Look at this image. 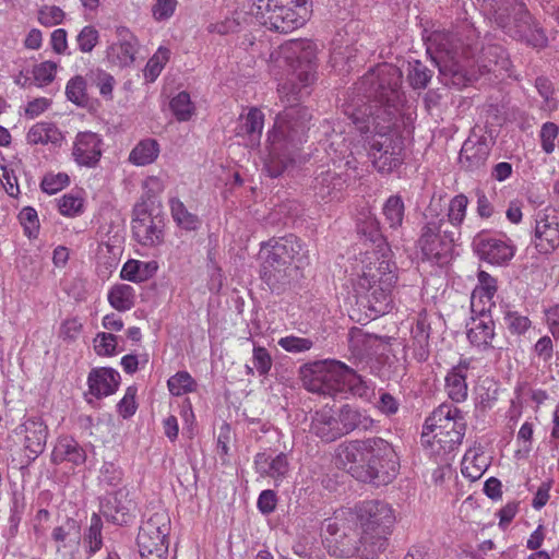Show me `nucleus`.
Wrapping results in <instances>:
<instances>
[{"mask_svg": "<svg viewBox=\"0 0 559 559\" xmlns=\"http://www.w3.org/2000/svg\"><path fill=\"white\" fill-rule=\"evenodd\" d=\"M317 45L305 38L290 39L270 55V70L275 76H286L278 93L285 109L277 115L269 133L270 153L265 170L270 177H278L294 160L311 116L300 106L302 91L314 81Z\"/></svg>", "mask_w": 559, "mask_h": 559, "instance_id": "nucleus-1", "label": "nucleus"}, {"mask_svg": "<svg viewBox=\"0 0 559 559\" xmlns=\"http://www.w3.org/2000/svg\"><path fill=\"white\" fill-rule=\"evenodd\" d=\"M402 78V71L396 66L381 63L359 80L356 88L367 102L354 106L350 119L361 133L370 130L373 118L382 122L392 121L404 99Z\"/></svg>", "mask_w": 559, "mask_h": 559, "instance_id": "nucleus-2", "label": "nucleus"}, {"mask_svg": "<svg viewBox=\"0 0 559 559\" xmlns=\"http://www.w3.org/2000/svg\"><path fill=\"white\" fill-rule=\"evenodd\" d=\"M336 459L354 477L377 486L391 483L400 469V460L394 448L379 437L338 445Z\"/></svg>", "mask_w": 559, "mask_h": 559, "instance_id": "nucleus-3", "label": "nucleus"}, {"mask_svg": "<svg viewBox=\"0 0 559 559\" xmlns=\"http://www.w3.org/2000/svg\"><path fill=\"white\" fill-rule=\"evenodd\" d=\"M356 282V292L364 299L370 318L388 313L392 308V290L396 283L394 264L383 254L371 253Z\"/></svg>", "mask_w": 559, "mask_h": 559, "instance_id": "nucleus-4", "label": "nucleus"}, {"mask_svg": "<svg viewBox=\"0 0 559 559\" xmlns=\"http://www.w3.org/2000/svg\"><path fill=\"white\" fill-rule=\"evenodd\" d=\"M355 516L361 530V556L377 559L389 546L396 522L394 509L384 501L369 500L356 507Z\"/></svg>", "mask_w": 559, "mask_h": 559, "instance_id": "nucleus-5", "label": "nucleus"}, {"mask_svg": "<svg viewBox=\"0 0 559 559\" xmlns=\"http://www.w3.org/2000/svg\"><path fill=\"white\" fill-rule=\"evenodd\" d=\"M466 424L462 412L452 405L442 404L426 419L421 443L435 455L455 450L465 435Z\"/></svg>", "mask_w": 559, "mask_h": 559, "instance_id": "nucleus-6", "label": "nucleus"}, {"mask_svg": "<svg viewBox=\"0 0 559 559\" xmlns=\"http://www.w3.org/2000/svg\"><path fill=\"white\" fill-rule=\"evenodd\" d=\"M487 5L495 23L510 37L533 47L546 46V35L535 25L522 0H487Z\"/></svg>", "mask_w": 559, "mask_h": 559, "instance_id": "nucleus-7", "label": "nucleus"}, {"mask_svg": "<svg viewBox=\"0 0 559 559\" xmlns=\"http://www.w3.org/2000/svg\"><path fill=\"white\" fill-rule=\"evenodd\" d=\"M427 51L435 53L432 59L439 68L444 84L456 87L466 85L468 78L462 61L472 57V52L468 47L461 44L456 35L435 32L429 38Z\"/></svg>", "mask_w": 559, "mask_h": 559, "instance_id": "nucleus-8", "label": "nucleus"}, {"mask_svg": "<svg viewBox=\"0 0 559 559\" xmlns=\"http://www.w3.org/2000/svg\"><path fill=\"white\" fill-rule=\"evenodd\" d=\"M302 249L301 241L294 235L272 238L261 248V277L272 288H280L290 276L292 264Z\"/></svg>", "mask_w": 559, "mask_h": 559, "instance_id": "nucleus-9", "label": "nucleus"}, {"mask_svg": "<svg viewBox=\"0 0 559 559\" xmlns=\"http://www.w3.org/2000/svg\"><path fill=\"white\" fill-rule=\"evenodd\" d=\"M251 13L271 31L289 33L301 27L311 15L309 0H258Z\"/></svg>", "mask_w": 559, "mask_h": 559, "instance_id": "nucleus-10", "label": "nucleus"}, {"mask_svg": "<svg viewBox=\"0 0 559 559\" xmlns=\"http://www.w3.org/2000/svg\"><path fill=\"white\" fill-rule=\"evenodd\" d=\"M391 124L392 121L382 122L377 118L370 120L368 155L373 167L381 174L393 173L404 160L403 139L391 130Z\"/></svg>", "mask_w": 559, "mask_h": 559, "instance_id": "nucleus-11", "label": "nucleus"}, {"mask_svg": "<svg viewBox=\"0 0 559 559\" xmlns=\"http://www.w3.org/2000/svg\"><path fill=\"white\" fill-rule=\"evenodd\" d=\"M355 513L340 510L332 518L324 520L322 530L325 533L324 543L329 552L334 557L349 558L361 551Z\"/></svg>", "mask_w": 559, "mask_h": 559, "instance_id": "nucleus-12", "label": "nucleus"}, {"mask_svg": "<svg viewBox=\"0 0 559 559\" xmlns=\"http://www.w3.org/2000/svg\"><path fill=\"white\" fill-rule=\"evenodd\" d=\"M426 223L421 228L418 247L427 260L443 263L449 258L453 233L444 229V217L440 216L438 205L431 203L425 214Z\"/></svg>", "mask_w": 559, "mask_h": 559, "instance_id": "nucleus-13", "label": "nucleus"}, {"mask_svg": "<svg viewBox=\"0 0 559 559\" xmlns=\"http://www.w3.org/2000/svg\"><path fill=\"white\" fill-rule=\"evenodd\" d=\"M392 340L390 336L368 334L361 330H353L349 333L352 348L358 355L368 354L377 356V361L382 365L380 376L389 380L402 377L406 369L393 355Z\"/></svg>", "mask_w": 559, "mask_h": 559, "instance_id": "nucleus-14", "label": "nucleus"}, {"mask_svg": "<svg viewBox=\"0 0 559 559\" xmlns=\"http://www.w3.org/2000/svg\"><path fill=\"white\" fill-rule=\"evenodd\" d=\"M338 361H317L301 369L304 386L313 393L335 395L338 393V377L336 366Z\"/></svg>", "mask_w": 559, "mask_h": 559, "instance_id": "nucleus-15", "label": "nucleus"}, {"mask_svg": "<svg viewBox=\"0 0 559 559\" xmlns=\"http://www.w3.org/2000/svg\"><path fill=\"white\" fill-rule=\"evenodd\" d=\"M534 246L539 253L548 254L559 247V214L547 207L537 213Z\"/></svg>", "mask_w": 559, "mask_h": 559, "instance_id": "nucleus-16", "label": "nucleus"}, {"mask_svg": "<svg viewBox=\"0 0 559 559\" xmlns=\"http://www.w3.org/2000/svg\"><path fill=\"white\" fill-rule=\"evenodd\" d=\"M117 41L107 48L109 63L118 68H127L133 64L139 50V40L124 26L116 28Z\"/></svg>", "mask_w": 559, "mask_h": 559, "instance_id": "nucleus-17", "label": "nucleus"}, {"mask_svg": "<svg viewBox=\"0 0 559 559\" xmlns=\"http://www.w3.org/2000/svg\"><path fill=\"white\" fill-rule=\"evenodd\" d=\"M473 245L479 258L490 264H506L515 253V247L512 243L483 234L475 237Z\"/></svg>", "mask_w": 559, "mask_h": 559, "instance_id": "nucleus-18", "label": "nucleus"}, {"mask_svg": "<svg viewBox=\"0 0 559 559\" xmlns=\"http://www.w3.org/2000/svg\"><path fill=\"white\" fill-rule=\"evenodd\" d=\"M134 239L146 247H155L163 241L160 221L156 219L145 209L135 210L132 219Z\"/></svg>", "mask_w": 559, "mask_h": 559, "instance_id": "nucleus-19", "label": "nucleus"}, {"mask_svg": "<svg viewBox=\"0 0 559 559\" xmlns=\"http://www.w3.org/2000/svg\"><path fill=\"white\" fill-rule=\"evenodd\" d=\"M72 156L80 166H96L102 157L100 136L91 131L78 133L73 143Z\"/></svg>", "mask_w": 559, "mask_h": 559, "instance_id": "nucleus-20", "label": "nucleus"}, {"mask_svg": "<svg viewBox=\"0 0 559 559\" xmlns=\"http://www.w3.org/2000/svg\"><path fill=\"white\" fill-rule=\"evenodd\" d=\"M133 502L128 498V493L119 490L110 493L102 503V513L115 524L123 525L132 519Z\"/></svg>", "mask_w": 559, "mask_h": 559, "instance_id": "nucleus-21", "label": "nucleus"}, {"mask_svg": "<svg viewBox=\"0 0 559 559\" xmlns=\"http://www.w3.org/2000/svg\"><path fill=\"white\" fill-rule=\"evenodd\" d=\"M170 533V518L165 510L153 513L147 520L143 521L136 539H146L147 542H157L168 544Z\"/></svg>", "mask_w": 559, "mask_h": 559, "instance_id": "nucleus-22", "label": "nucleus"}, {"mask_svg": "<svg viewBox=\"0 0 559 559\" xmlns=\"http://www.w3.org/2000/svg\"><path fill=\"white\" fill-rule=\"evenodd\" d=\"M254 469L261 477H270L275 483L283 480L288 471L289 463L285 453L271 455L265 452L254 456Z\"/></svg>", "mask_w": 559, "mask_h": 559, "instance_id": "nucleus-23", "label": "nucleus"}, {"mask_svg": "<svg viewBox=\"0 0 559 559\" xmlns=\"http://www.w3.org/2000/svg\"><path fill=\"white\" fill-rule=\"evenodd\" d=\"M310 431L324 442H332L341 438L336 412L330 407L317 411L311 419Z\"/></svg>", "mask_w": 559, "mask_h": 559, "instance_id": "nucleus-24", "label": "nucleus"}, {"mask_svg": "<svg viewBox=\"0 0 559 559\" xmlns=\"http://www.w3.org/2000/svg\"><path fill=\"white\" fill-rule=\"evenodd\" d=\"M495 336V323L485 308L479 310V318H473L467 330V338L472 345L486 349L490 347Z\"/></svg>", "mask_w": 559, "mask_h": 559, "instance_id": "nucleus-25", "label": "nucleus"}, {"mask_svg": "<svg viewBox=\"0 0 559 559\" xmlns=\"http://www.w3.org/2000/svg\"><path fill=\"white\" fill-rule=\"evenodd\" d=\"M120 374L111 368L93 369L88 374L90 393L97 399L112 394L118 388Z\"/></svg>", "mask_w": 559, "mask_h": 559, "instance_id": "nucleus-26", "label": "nucleus"}, {"mask_svg": "<svg viewBox=\"0 0 559 559\" xmlns=\"http://www.w3.org/2000/svg\"><path fill=\"white\" fill-rule=\"evenodd\" d=\"M489 156V148L486 142L467 139L461 148L459 160L466 170H475L485 165Z\"/></svg>", "mask_w": 559, "mask_h": 559, "instance_id": "nucleus-27", "label": "nucleus"}, {"mask_svg": "<svg viewBox=\"0 0 559 559\" xmlns=\"http://www.w3.org/2000/svg\"><path fill=\"white\" fill-rule=\"evenodd\" d=\"M263 126V112L255 107L250 108L247 115L240 116L236 135L248 139L249 144L253 146L260 142Z\"/></svg>", "mask_w": 559, "mask_h": 559, "instance_id": "nucleus-28", "label": "nucleus"}, {"mask_svg": "<svg viewBox=\"0 0 559 559\" xmlns=\"http://www.w3.org/2000/svg\"><path fill=\"white\" fill-rule=\"evenodd\" d=\"M468 367L469 361L462 360L445 377V390L453 402L461 403L467 399L466 371Z\"/></svg>", "mask_w": 559, "mask_h": 559, "instance_id": "nucleus-29", "label": "nucleus"}, {"mask_svg": "<svg viewBox=\"0 0 559 559\" xmlns=\"http://www.w3.org/2000/svg\"><path fill=\"white\" fill-rule=\"evenodd\" d=\"M430 323L426 312L419 313L415 326L412 329L413 353L418 361H425L429 357Z\"/></svg>", "mask_w": 559, "mask_h": 559, "instance_id": "nucleus-30", "label": "nucleus"}, {"mask_svg": "<svg viewBox=\"0 0 559 559\" xmlns=\"http://www.w3.org/2000/svg\"><path fill=\"white\" fill-rule=\"evenodd\" d=\"M338 377V393L350 392L354 395L362 396L367 393L368 386L362 378L345 364L336 366Z\"/></svg>", "mask_w": 559, "mask_h": 559, "instance_id": "nucleus-31", "label": "nucleus"}, {"mask_svg": "<svg viewBox=\"0 0 559 559\" xmlns=\"http://www.w3.org/2000/svg\"><path fill=\"white\" fill-rule=\"evenodd\" d=\"M346 185L343 176L328 170L316 178L314 189L321 199L334 198Z\"/></svg>", "mask_w": 559, "mask_h": 559, "instance_id": "nucleus-32", "label": "nucleus"}, {"mask_svg": "<svg viewBox=\"0 0 559 559\" xmlns=\"http://www.w3.org/2000/svg\"><path fill=\"white\" fill-rule=\"evenodd\" d=\"M27 142L31 144H57L62 141V134L59 129L49 122H38L27 132Z\"/></svg>", "mask_w": 559, "mask_h": 559, "instance_id": "nucleus-33", "label": "nucleus"}, {"mask_svg": "<svg viewBox=\"0 0 559 559\" xmlns=\"http://www.w3.org/2000/svg\"><path fill=\"white\" fill-rule=\"evenodd\" d=\"M156 270V262L129 260L123 264L120 276L130 282L141 283L151 277Z\"/></svg>", "mask_w": 559, "mask_h": 559, "instance_id": "nucleus-34", "label": "nucleus"}, {"mask_svg": "<svg viewBox=\"0 0 559 559\" xmlns=\"http://www.w3.org/2000/svg\"><path fill=\"white\" fill-rule=\"evenodd\" d=\"M488 461L484 453L468 450L462 460V474L471 480L479 479L487 469Z\"/></svg>", "mask_w": 559, "mask_h": 559, "instance_id": "nucleus-35", "label": "nucleus"}, {"mask_svg": "<svg viewBox=\"0 0 559 559\" xmlns=\"http://www.w3.org/2000/svg\"><path fill=\"white\" fill-rule=\"evenodd\" d=\"M159 154V145L154 139L140 141L129 155V160L136 166L152 164Z\"/></svg>", "mask_w": 559, "mask_h": 559, "instance_id": "nucleus-36", "label": "nucleus"}, {"mask_svg": "<svg viewBox=\"0 0 559 559\" xmlns=\"http://www.w3.org/2000/svg\"><path fill=\"white\" fill-rule=\"evenodd\" d=\"M478 286L474 289L471 298V307L472 311L476 312V300L484 301L486 299V304L489 306L492 305V298L497 293V282L496 280L485 271H480L478 273Z\"/></svg>", "mask_w": 559, "mask_h": 559, "instance_id": "nucleus-37", "label": "nucleus"}, {"mask_svg": "<svg viewBox=\"0 0 559 559\" xmlns=\"http://www.w3.org/2000/svg\"><path fill=\"white\" fill-rule=\"evenodd\" d=\"M55 455L75 465H81L86 460V454L83 448L70 437L61 438L58 441V444L55 448Z\"/></svg>", "mask_w": 559, "mask_h": 559, "instance_id": "nucleus-38", "label": "nucleus"}, {"mask_svg": "<svg viewBox=\"0 0 559 559\" xmlns=\"http://www.w3.org/2000/svg\"><path fill=\"white\" fill-rule=\"evenodd\" d=\"M134 289L128 284L114 285L108 293V302L118 311H128L134 306Z\"/></svg>", "mask_w": 559, "mask_h": 559, "instance_id": "nucleus-39", "label": "nucleus"}, {"mask_svg": "<svg viewBox=\"0 0 559 559\" xmlns=\"http://www.w3.org/2000/svg\"><path fill=\"white\" fill-rule=\"evenodd\" d=\"M170 211L174 221L186 230H195L200 225L199 217L190 213L185 204L177 198L170 200Z\"/></svg>", "mask_w": 559, "mask_h": 559, "instance_id": "nucleus-40", "label": "nucleus"}, {"mask_svg": "<svg viewBox=\"0 0 559 559\" xmlns=\"http://www.w3.org/2000/svg\"><path fill=\"white\" fill-rule=\"evenodd\" d=\"M47 427L37 421H31L26 426V448L33 453L43 452L47 441Z\"/></svg>", "mask_w": 559, "mask_h": 559, "instance_id": "nucleus-41", "label": "nucleus"}, {"mask_svg": "<svg viewBox=\"0 0 559 559\" xmlns=\"http://www.w3.org/2000/svg\"><path fill=\"white\" fill-rule=\"evenodd\" d=\"M384 218L391 228H397L402 225L405 206L400 195H391L382 209Z\"/></svg>", "mask_w": 559, "mask_h": 559, "instance_id": "nucleus-42", "label": "nucleus"}, {"mask_svg": "<svg viewBox=\"0 0 559 559\" xmlns=\"http://www.w3.org/2000/svg\"><path fill=\"white\" fill-rule=\"evenodd\" d=\"M170 394L181 396L197 390V382L188 371H178L167 381Z\"/></svg>", "mask_w": 559, "mask_h": 559, "instance_id": "nucleus-43", "label": "nucleus"}, {"mask_svg": "<svg viewBox=\"0 0 559 559\" xmlns=\"http://www.w3.org/2000/svg\"><path fill=\"white\" fill-rule=\"evenodd\" d=\"M80 538L79 528L74 521L68 520L64 525L57 526L52 531V539L58 544L57 550L70 544H78Z\"/></svg>", "mask_w": 559, "mask_h": 559, "instance_id": "nucleus-44", "label": "nucleus"}, {"mask_svg": "<svg viewBox=\"0 0 559 559\" xmlns=\"http://www.w3.org/2000/svg\"><path fill=\"white\" fill-rule=\"evenodd\" d=\"M170 109L178 121H188L194 114V106L187 92H180L169 103Z\"/></svg>", "mask_w": 559, "mask_h": 559, "instance_id": "nucleus-45", "label": "nucleus"}, {"mask_svg": "<svg viewBox=\"0 0 559 559\" xmlns=\"http://www.w3.org/2000/svg\"><path fill=\"white\" fill-rule=\"evenodd\" d=\"M360 413L348 405L343 406L336 412V419L342 437L355 430L360 424Z\"/></svg>", "mask_w": 559, "mask_h": 559, "instance_id": "nucleus-46", "label": "nucleus"}, {"mask_svg": "<svg viewBox=\"0 0 559 559\" xmlns=\"http://www.w3.org/2000/svg\"><path fill=\"white\" fill-rule=\"evenodd\" d=\"M141 559H167L168 544L136 539Z\"/></svg>", "mask_w": 559, "mask_h": 559, "instance_id": "nucleus-47", "label": "nucleus"}, {"mask_svg": "<svg viewBox=\"0 0 559 559\" xmlns=\"http://www.w3.org/2000/svg\"><path fill=\"white\" fill-rule=\"evenodd\" d=\"M66 95L72 103L84 106L87 104L86 82L81 75L72 78L66 86Z\"/></svg>", "mask_w": 559, "mask_h": 559, "instance_id": "nucleus-48", "label": "nucleus"}, {"mask_svg": "<svg viewBox=\"0 0 559 559\" xmlns=\"http://www.w3.org/2000/svg\"><path fill=\"white\" fill-rule=\"evenodd\" d=\"M169 59V50L167 48L159 47L158 50L153 55L146 63L144 70V76L146 80L153 82L160 74L164 66Z\"/></svg>", "mask_w": 559, "mask_h": 559, "instance_id": "nucleus-49", "label": "nucleus"}, {"mask_svg": "<svg viewBox=\"0 0 559 559\" xmlns=\"http://www.w3.org/2000/svg\"><path fill=\"white\" fill-rule=\"evenodd\" d=\"M467 204L468 200L464 194L455 195L450 201L448 221L452 226L459 227L463 223L466 215Z\"/></svg>", "mask_w": 559, "mask_h": 559, "instance_id": "nucleus-50", "label": "nucleus"}, {"mask_svg": "<svg viewBox=\"0 0 559 559\" xmlns=\"http://www.w3.org/2000/svg\"><path fill=\"white\" fill-rule=\"evenodd\" d=\"M559 136V126L555 122H545L539 131V141L542 150L546 154H552L556 150V140Z\"/></svg>", "mask_w": 559, "mask_h": 559, "instance_id": "nucleus-51", "label": "nucleus"}, {"mask_svg": "<svg viewBox=\"0 0 559 559\" xmlns=\"http://www.w3.org/2000/svg\"><path fill=\"white\" fill-rule=\"evenodd\" d=\"M58 64L53 61H44L33 68V78L38 86L49 85L56 76Z\"/></svg>", "mask_w": 559, "mask_h": 559, "instance_id": "nucleus-52", "label": "nucleus"}, {"mask_svg": "<svg viewBox=\"0 0 559 559\" xmlns=\"http://www.w3.org/2000/svg\"><path fill=\"white\" fill-rule=\"evenodd\" d=\"M102 527L103 522L98 514L94 513L91 518L88 531L85 535V542L88 546L90 552L94 554L102 548Z\"/></svg>", "mask_w": 559, "mask_h": 559, "instance_id": "nucleus-53", "label": "nucleus"}, {"mask_svg": "<svg viewBox=\"0 0 559 559\" xmlns=\"http://www.w3.org/2000/svg\"><path fill=\"white\" fill-rule=\"evenodd\" d=\"M483 67L488 71H496V67L506 68L508 60L504 50L498 46H489L483 51Z\"/></svg>", "mask_w": 559, "mask_h": 559, "instance_id": "nucleus-54", "label": "nucleus"}, {"mask_svg": "<svg viewBox=\"0 0 559 559\" xmlns=\"http://www.w3.org/2000/svg\"><path fill=\"white\" fill-rule=\"evenodd\" d=\"M432 72L420 61H415L408 73V80L414 88H426L430 82Z\"/></svg>", "mask_w": 559, "mask_h": 559, "instance_id": "nucleus-55", "label": "nucleus"}, {"mask_svg": "<svg viewBox=\"0 0 559 559\" xmlns=\"http://www.w3.org/2000/svg\"><path fill=\"white\" fill-rule=\"evenodd\" d=\"M70 182V178L66 173L47 174L40 183L44 192L55 194L66 188Z\"/></svg>", "mask_w": 559, "mask_h": 559, "instance_id": "nucleus-56", "label": "nucleus"}, {"mask_svg": "<svg viewBox=\"0 0 559 559\" xmlns=\"http://www.w3.org/2000/svg\"><path fill=\"white\" fill-rule=\"evenodd\" d=\"M117 336L100 332L94 338V349L99 356H112L116 353Z\"/></svg>", "mask_w": 559, "mask_h": 559, "instance_id": "nucleus-57", "label": "nucleus"}, {"mask_svg": "<svg viewBox=\"0 0 559 559\" xmlns=\"http://www.w3.org/2000/svg\"><path fill=\"white\" fill-rule=\"evenodd\" d=\"M98 40L99 33L92 25L84 26L76 36L79 49L82 52H91L98 44Z\"/></svg>", "mask_w": 559, "mask_h": 559, "instance_id": "nucleus-58", "label": "nucleus"}, {"mask_svg": "<svg viewBox=\"0 0 559 559\" xmlns=\"http://www.w3.org/2000/svg\"><path fill=\"white\" fill-rule=\"evenodd\" d=\"M20 222L24 227L25 234L29 238H35L39 230V221L37 212L33 207H24L19 214Z\"/></svg>", "mask_w": 559, "mask_h": 559, "instance_id": "nucleus-59", "label": "nucleus"}, {"mask_svg": "<svg viewBox=\"0 0 559 559\" xmlns=\"http://www.w3.org/2000/svg\"><path fill=\"white\" fill-rule=\"evenodd\" d=\"M278 345L289 353H302L311 349L313 342L310 338L289 335L280 338Z\"/></svg>", "mask_w": 559, "mask_h": 559, "instance_id": "nucleus-60", "label": "nucleus"}, {"mask_svg": "<svg viewBox=\"0 0 559 559\" xmlns=\"http://www.w3.org/2000/svg\"><path fill=\"white\" fill-rule=\"evenodd\" d=\"M504 321L512 334H523L531 326V320L515 311H508L504 316Z\"/></svg>", "mask_w": 559, "mask_h": 559, "instance_id": "nucleus-61", "label": "nucleus"}, {"mask_svg": "<svg viewBox=\"0 0 559 559\" xmlns=\"http://www.w3.org/2000/svg\"><path fill=\"white\" fill-rule=\"evenodd\" d=\"M64 12L57 5H44L38 12V20L44 26H53L62 23Z\"/></svg>", "mask_w": 559, "mask_h": 559, "instance_id": "nucleus-62", "label": "nucleus"}, {"mask_svg": "<svg viewBox=\"0 0 559 559\" xmlns=\"http://www.w3.org/2000/svg\"><path fill=\"white\" fill-rule=\"evenodd\" d=\"M59 210L62 215L75 216L83 211V199L73 194H64L59 200Z\"/></svg>", "mask_w": 559, "mask_h": 559, "instance_id": "nucleus-63", "label": "nucleus"}, {"mask_svg": "<svg viewBox=\"0 0 559 559\" xmlns=\"http://www.w3.org/2000/svg\"><path fill=\"white\" fill-rule=\"evenodd\" d=\"M252 361L254 365V368L259 372V374L264 376L266 374L272 367V358L269 352L261 346H255L253 348V357Z\"/></svg>", "mask_w": 559, "mask_h": 559, "instance_id": "nucleus-64", "label": "nucleus"}]
</instances>
